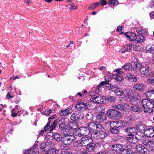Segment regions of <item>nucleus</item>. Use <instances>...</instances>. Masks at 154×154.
I'll use <instances>...</instances> for the list:
<instances>
[{
	"label": "nucleus",
	"instance_id": "f257e3e1",
	"mask_svg": "<svg viewBox=\"0 0 154 154\" xmlns=\"http://www.w3.org/2000/svg\"><path fill=\"white\" fill-rule=\"evenodd\" d=\"M142 104L144 108V111L145 113H151L152 111V109L154 105L150 100L146 99H143Z\"/></svg>",
	"mask_w": 154,
	"mask_h": 154
},
{
	"label": "nucleus",
	"instance_id": "c756f323",
	"mask_svg": "<svg viewBox=\"0 0 154 154\" xmlns=\"http://www.w3.org/2000/svg\"><path fill=\"white\" fill-rule=\"evenodd\" d=\"M68 125L69 128L72 129H75L78 127V125L75 122H70Z\"/></svg>",
	"mask_w": 154,
	"mask_h": 154
},
{
	"label": "nucleus",
	"instance_id": "052dcab7",
	"mask_svg": "<svg viewBox=\"0 0 154 154\" xmlns=\"http://www.w3.org/2000/svg\"><path fill=\"white\" fill-rule=\"evenodd\" d=\"M98 87L95 90V92H93L92 94H91V92L90 93V95H94L96 93H97L99 92L100 91L99 88Z\"/></svg>",
	"mask_w": 154,
	"mask_h": 154
},
{
	"label": "nucleus",
	"instance_id": "69168bd1",
	"mask_svg": "<svg viewBox=\"0 0 154 154\" xmlns=\"http://www.w3.org/2000/svg\"><path fill=\"white\" fill-rule=\"evenodd\" d=\"M106 2L105 0H101L100 1V4L102 5H105L106 4Z\"/></svg>",
	"mask_w": 154,
	"mask_h": 154
},
{
	"label": "nucleus",
	"instance_id": "f03ea898",
	"mask_svg": "<svg viewBox=\"0 0 154 154\" xmlns=\"http://www.w3.org/2000/svg\"><path fill=\"white\" fill-rule=\"evenodd\" d=\"M107 116L112 119H118L121 118L122 114L119 111L115 109H110L107 112Z\"/></svg>",
	"mask_w": 154,
	"mask_h": 154
},
{
	"label": "nucleus",
	"instance_id": "4468645a",
	"mask_svg": "<svg viewBox=\"0 0 154 154\" xmlns=\"http://www.w3.org/2000/svg\"><path fill=\"white\" fill-rule=\"evenodd\" d=\"M76 108L79 111H83L88 108V105L86 103L81 102L76 105Z\"/></svg>",
	"mask_w": 154,
	"mask_h": 154
},
{
	"label": "nucleus",
	"instance_id": "f704fd0d",
	"mask_svg": "<svg viewBox=\"0 0 154 154\" xmlns=\"http://www.w3.org/2000/svg\"><path fill=\"white\" fill-rule=\"evenodd\" d=\"M142 143L144 145L149 146L153 143V141L149 140L148 139H146L143 141Z\"/></svg>",
	"mask_w": 154,
	"mask_h": 154
},
{
	"label": "nucleus",
	"instance_id": "aec40b11",
	"mask_svg": "<svg viewBox=\"0 0 154 154\" xmlns=\"http://www.w3.org/2000/svg\"><path fill=\"white\" fill-rule=\"evenodd\" d=\"M128 137H127V140L130 143H135L137 142L135 136L134 134L128 135Z\"/></svg>",
	"mask_w": 154,
	"mask_h": 154
},
{
	"label": "nucleus",
	"instance_id": "5fc2aeb1",
	"mask_svg": "<svg viewBox=\"0 0 154 154\" xmlns=\"http://www.w3.org/2000/svg\"><path fill=\"white\" fill-rule=\"evenodd\" d=\"M74 139H75L74 140V141L73 142L74 146H77L80 143H81V141L76 140L75 137Z\"/></svg>",
	"mask_w": 154,
	"mask_h": 154
},
{
	"label": "nucleus",
	"instance_id": "b1692460",
	"mask_svg": "<svg viewBox=\"0 0 154 154\" xmlns=\"http://www.w3.org/2000/svg\"><path fill=\"white\" fill-rule=\"evenodd\" d=\"M144 86L143 84L137 83L134 86V88L139 91H143L144 89Z\"/></svg>",
	"mask_w": 154,
	"mask_h": 154
},
{
	"label": "nucleus",
	"instance_id": "de8ad7c7",
	"mask_svg": "<svg viewBox=\"0 0 154 154\" xmlns=\"http://www.w3.org/2000/svg\"><path fill=\"white\" fill-rule=\"evenodd\" d=\"M117 126L118 127H123L125 126L126 124L125 122L121 120H119L117 122Z\"/></svg>",
	"mask_w": 154,
	"mask_h": 154
},
{
	"label": "nucleus",
	"instance_id": "e433bc0d",
	"mask_svg": "<svg viewBox=\"0 0 154 154\" xmlns=\"http://www.w3.org/2000/svg\"><path fill=\"white\" fill-rule=\"evenodd\" d=\"M98 134V137L99 139H102L104 138L106 135V133L103 131H99Z\"/></svg>",
	"mask_w": 154,
	"mask_h": 154
},
{
	"label": "nucleus",
	"instance_id": "338daca9",
	"mask_svg": "<svg viewBox=\"0 0 154 154\" xmlns=\"http://www.w3.org/2000/svg\"><path fill=\"white\" fill-rule=\"evenodd\" d=\"M13 97V96H12L8 92L6 95V98L8 99H9L10 98H12Z\"/></svg>",
	"mask_w": 154,
	"mask_h": 154
},
{
	"label": "nucleus",
	"instance_id": "e2e57ef3",
	"mask_svg": "<svg viewBox=\"0 0 154 154\" xmlns=\"http://www.w3.org/2000/svg\"><path fill=\"white\" fill-rule=\"evenodd\" d=\"M111 77L110 76H106L105 79V81L106 82H109L111 80Z\"/></svg>",
	"mask_w": 154,
	"mask_h": 154
},
{
	"label": "nucleus",
	"instance_id": "a18cd8bd",
	"mask_svg": "<svg viewBox=\"0 0 154 154\" xmlns=\"http://www.w3.org/2000/svg\"><path fill=\"white\" fill-rule=\"evenodd\" d=\"M59 128L61 129V132L63 131L64 129L66 128H67L65 122L61 123L59 126Z\"/></svg>",
	"mask_w": 154,
	"mask_h": 154
},
{
	"label": "nucleus",
	"instance_id": "f8f14e48",
	"mask_svg": "<svg viewBox=\"0 0 154 154\" xmlns=\"http://www.w3.org/2000/svg\"><path fill=\"white\" fill-rule=\"evenodd\" d=\"M144 133L148 137H152L154 136V128L151 126L146 127Z\"/></svg>",
	"mask_w": 154,
	"mask_h": 154
},
{
	"label": "nucleus",
	"instance_id": "c9c22d12",
	"mask_svg": "<svg viewBox=\"0 0 154 154\" xmlns=\"http://www.w3.org/2000/svg\"><path fill=\"white\" fill-rule=\"evenodd\" d=\"M99 5L100 3L99 2L94 3L89 6L88 9L91 10H94Z\"/></svg>",
	"mask_w": 154,
	"mask_h": 154
},
{
	"label": "nucleus",
	"instance_id": "72a5a7b5",
	"mask_svg": "<svg viewBox=\"0 0 154 154\" xmlns=\"http://www.w3.org/2000/svg\"><path fill=\"white\" fill-rule=\"evenodd\" d=\"M137 42L140 43L141 42H143L145 40V38L144 36L142 35H139L138 36H137Z\"/></svg>",
	"mask_w": 154,
	"mask_h": 154
},
{
	"label": "nucleus",
	"instance_id": "79ce46f5",
	"mask_svg": "<svg viewBox=\"0 0 154 154\" xmlns=\"http://www.w3.org/2000/svg\"><path fill=\"white\" fill-rule=\"evenodd\" d=\"M116 99L113 96H109L107 97L106 99V100L110 103L114 102L116 101Z\"/></svg>",
	"mask_w": 154,
	"mask_h": 154
},
{
	"label": "nucleus",
	"instance_id": "7c9ffc66",
	"mask_svg": "<svg viewBox=\"0 0 154 154\" xmlns=\"http://www.w3.org/2000/svg\"><path fill=\"white\" fill-rule=\"evenodd\" d=\"M47 150H48V154H57L59 152L58 149L54 148H51L50 149L48 148L47 149Z\"/></svg>",
	"mask_w": 154,
	"mask_h": 154
},
{
	"label": "nucleus",
	"instance_id": "c03bdc74",
	"mask_svg": "<svg viewBox=\"0 0 154 154\" xmlns=\"http://www.w3.org/2000/svg\"><path fill=\"white\" fill-rule=\"evenodd\" d=\"M146 50L149 52L154 50V45H147L146 48Z\"/></svg>",
	"mask_w": 154,
	"mask_h": 154
},
{
	"label": "nucleus",
	"instance_id": "412c9836",
	"mask_svg": "<svg viewBox=\"0 0 154 154\" xmlns=\"http://www.w3.org/2000/svg\"><path fill=\"white\" fill-rule=\"evenodd\" d=\"M125 78L132 82H136L137 81V79L136 76L130 73H128L125 76Z\"/></svg>",
	"mask_w": 154,
	"mask_h": 154
},
{
	"label": "nucleus",
	"instance_id": "c85d7f7f",
	"mask_svg": "<svg viewBox=\"0 0 154 154\" xmlns=\"http://www.w3.org/2000/svg\"><path fill=\"white\" fill-rule=\"evenodd\" d=\"M30 154H40L38 152V149L36 146H33L31 148Z\"/></svg>",
	"mask_w": 154,
	"mask_h": 154
},
{
	"label": "nucleus",
	"instance_id": "4c0bfd02",
	"mask_svg": "<svg viewBox=\"0 0 154 154\" xmlns=\"http://www.w3.org/2000/svg\"><path fill=\"white\" fill-rule=\"evenodd\" d=\"M151 77L147 80V82L148 83L151 84L154 83V73H151V75H150Z\"/></svg>",
	"mask_w": 154,
	"mask_h": 154
},
{
	"label": "nucleus",
	"instance_id": "a19ab883",
	"mask_svg": "<svg viewBox=\"0 0 154 154\" xmlns=\"http://www.w3.org/2000/svg\"><path fill=\"white\" fill-rule=\"evenodd\" d=\"M131 64L129 63H127L125 64L124 65L122 66V68L125 71H129L131 69Z\"/></svg>",
	"mask_w": 154,
	"mask_h": 154
},
{
	"label": "nucleus",
	"instance_id": "3c124183",
	"mask_svg": "<svg viewBox=\"0 0 154 154\" xmlns=\"http://www.w3.org/2000/svg\"><path fill=\"white\" fill-rule=\"evenodd\" d=\"M61 132L63 133L64 135H69V134L70 133V131L69 129L67 128H66L64 129L63 131H62Z\"/></svg>",
	"mask_w": 154,
	"mask_h": 154
},
{
	"label": "nucleus",
	"instance_id": "9b49d317",
	"mask_svg": "<svg viewBox=\"0 0 154 154\" xmlns=\"http://www.w3.org/2000/svg\"><path fill=\"white\" fill-rule=\"evenodd\" d=\"M105 97L101 95H99L90 99V101L97 103H102L104 101Z\"/></svg>",
	"mask_w": 154,
	"mask_h": 154
},
{
	"label": "nucleus",
	"instance_id": "0e129e2a",
	"mask_svg": "<svg viewBox=\"0 0 154 154\" xmlns=\"http://www.w3.org/2000/svg\"><path fill=\"white\" fill-rule=\"evenodd\" d=\"M149 7L150 8H152L154 6V2L152 0L150 2L149 4Z\"/></svg>",
	"mask_w": 154,
	"mask_h": 154
},
{
	"label": "nucleus",
	"instance_id": "2f4dec72",
	"mask_svg": "<svg viewBox=\"0 0 154 154\" xmlns=\"http://www.w3.org/2000/svg\"><path fill=\"white\" fill-rule=\"evenodd\" d=\"M63 137V136L57 133H55L54 135V139L58 142L60 141L61 142V140H62Z\"/></svg>",
	"mask_w": 154,
	"mask_h": 154
},
{
	"label": "nucleus",
	"instance_id": "cd10ccee",
	"mask_svg": "<svg viewBox=\"0 0 154 154\" xmlns=\"http://www.w3.org/2000/svg\"><path fill=\"white\" fill-rule=\"evenodd\" d=\"M135 136L137 141L138 140H142L144 139L145 137L144 134L140 131L137 132Z\"/></svg>",
	"mask_w": 154,
	"mask_h": 154
},
{
	"label": "nucleus",
	"instance_id": "ddd939ff",
	"mask_svg": "<svg viewBox=\"0 0 154 154\" xmlns=\"http://www.w3.org/2000/svg\"><path fill=\"white\" fill-rule=\"evenodd\" d=\"M140 71L141 74L145 75H151V68L149 67L144 66L141 67Z\"/></svg>",
	"mask_w": 154,
	"mask_h": 154
},
{
	"label": "nucleus",
	"instance_id": "13d9d810",
	"mask_svg": "<svg viewBox=\"0 0 154 154\" xmlns=\"http://www.w3.org/2000/svg\"><path fill=\"white\" fill-rule=\"evenodd\" d=\"M51 110H46L42 112V114L46 116L48 115L51 113Z\"/></svg>",
	"mask_w": 154,
	"mask_h": 154
},
{
	"label": "nucleus",
	"instance_id": "4d7b16f0",
	"mask_svg": "<svg viewBox=\"0 0 154 154\" xmlns=\"http://www.w3.org/2000/svg\"><path fill=\"white\" fill-rule=\"evenodd\" d=\"M109 3L111 5H116L118 4V2L117 0H111L109 2Z\"/></svg>",
	"mask_w": 154,
	"mask_h": 154
},
{
	"label": "nucleus",
	"instance_id": "20e7f679",
	"mask_svg": "<svg viewBox=\"0 0 154 154\" xmlns=\"http://www.w3.org/2000/svg\"><path fill=\"white\" fill-rule=\"evenodd\" d=\"M89 130L88 128L85 127H81L78 129L74 133V134L76 136L81 137L82 136H85L88 135L89 133Z\"/></svg>",
	"mask_w": 154,
	"mask_h": 154
},
{
	"label": "nucleus",
	"instance_id": "864d4df0",
	"mask_svg": "<svg viewBox=\"0 0 154 154\" xmlns=\"http://www.w3.org/2000/svg\"><path fill=\"white\" fill-rule=\"evenodd\" d=\"M101 109V107L100 106H96L94 109V110L96 112H97L98 113L99 112V113L102 112Z\"/></svg>",
	"mask_w": 154,
	"mask_h": 154
},
{
	"label": "nucleus",
	"instance_id": "774afa93",
	"mask_svg": "<svg viewBox=\"0 0 154 154\" xmlns=\"http://www.w3.org/2000/svg\"><path fill=\"white\" fill-rule=\"evenodd\" d=\"M24 2L26 3L28 6H30L32 4V2L30 0H24Z\"/></svg>",
	"mask_w": 154,
	"mask_h": 154
},
{
	"label": "nucleus",
	"instance_id": "473e14b6",
	"mask_svg": "<svg viewBox=\"0 0 154 154\" xmlns=\"http://www.w3.org/2000/svg\"><path fill=\"white\" fill-rule=\"evenodd\" d=\"M146 96L150 99H151V97L154 95V90H149L145 93Z\"/></svg>",
	"mask_w": 154,
	"mask_h": 154
},
{
	"label": "nucleus",
	"instance_id": "37998d69",
	"mask_svg": "<svg viewBox=\"0 0 154 154\" xmlns=\"http://www.w3.org/2000/svg\"><path fill=\"white\" fill-rule=\"evenodd\" d=\"M135 148L137 150L138 152H141L145 148L144 146L141 144H138L136 145Z\"/></svg>",
	"mask_w": 154,
	"mask_h": 154
},
{
	"label": "nucleus",
	"instance_id": "4be33fe9",
	"mask_svg": "<svg viewBox=\"0 0 154 154\" xmlns=\"http://www.w3.org/2000/svg\"><path fill=\"white\" fill-rule=\"evenodd\" d=\"M72 112V110L71 109L68 108L66 109L61 110L60 112V113L61 116H65L69 115Z\"/></svg>",
	"mask_w": 154,
	"mask_h": 154
},
{
	"label": "nucleus",
	"instance_id": "a878e982",
	"mask_svg": "<svg viewBox=\"0 0 154 154\" xmlns=\"http://www.w3.org/2000/svg\"><path fill=\"white\" fill-rule=\"evenodd\" d=\"M126 132L127 133H129L128 135L132 134L133 133H134L136 132V129L135 128L133 127H128L125 130Z\"/></svg>",
	"mask_w": 154,
	"mask_h": 154
},
{
	"label": "nucleus",
	"instance_id": "a211bd4d",
	"mask_svg": "<svg viewBox=\"0 0 154 154\" xmlns=\"http://www.w3.org/2000/svg\"><path fill=\"white\" fill-rule=\"evenodd\" d=\"M132 46V44L129 43L126 45H125L119 51V52L122 53H125L126 52L129 51L131 48V47Z\"/></svg>",
	"mask_w": 154,
	"mask_h": 154
},
{
	"label": "nucleus",
	"instance_id": "6e6552de",
	"mask_svg": "<svg viewBox=\"0 0 154 154\" xmlns=\"http://www.w3.org/2000/svg\"><path fill=\"white\" fill-rule=\"evenodd\" d=\"M95 118L96 119H95L94 121L97 122L101 123L104 120L106 119V117L105 113L103 112H101L100 113L98 114Z\"/></svg>",
	"mask_w": 154,
	"mask_h": 154
},
{
	"label": "nucleus",
	"instance_id": "423d86ee",
	"mask_svg": "<svg viewBox=\"0 0 154 154\" xmlns=\"http://www.w3.org/2000/svg\"><path fill=\"white\" fill-rule=\"evenodd\" d=\"M75 137L71 135H63L61 140V142L66 145H70L72 140H74Z\"/></svg>",
	"mask_w": 154,
	"mask_h": 154
},
{
	"label": "nucleus",
	"instance_id": "1a4fd4ad",
	"mask_svg": "<svg viewBox=\"0 0 154 154\" xmlns=\"http://www.w3.org/2000/svg\"><path fill=\"white\" fill-rule=\"evenodd\" d=\"M135 91L129 90L127 91L126 94V97L130 99L131 102L138 101V99L134 97Z\"/></svg>",
	"mask_w": 154,
	"mask_h": 154
},
{
	"label": "nucleus",
	"instance_id": "0eeeda50",
	"mask_svg": "<svg viewBox=\"0 0 154 154\" xmlns=\"http://www.w3.org/2000/svg\"><path fill=\"white\" fill-rule=\"evenodd\" d=\"M89 130L99 131L103 129V127L101 125L97 124L94 122H90L89 124Z\"/></svg>",
	"mask_w": 154,
	"mask_h": 154
},
{
	"label": "nucleus",
	"instance_id": "09e8293b",
	"mask_svg": "<svg viewBox=\"0 0 154 154\" xmlns=\"http://www.w3.org/2000/svg\"><path fill=\"white\" fill-rule=\"evenodd\" d=\"M122 109V110L126 111L130 109H131V106H130L128 104H126L125 103H123Z\"/></svg>",
	"mask_w": 154,
	"mask_h": 154
},
{
	"label": "nucleus",
	"instance_id": "49530a36",
	"mask_svg": "<svg viewBox=\"0 0 154 154\" xmlns=\"http://www.w3.org/2000/svg\"><path fill=\"white\" fill-rule=\"evenodd\" d=\"M57 122L58 121L57 120H55L54 121L53 123L50 126L51 129L50 130V131H52L55 128Z\"/></svg>",
	"mask_w": 154,
	"mask_h": 154
},
{
	"label": "nucleus",
	"instance_id": "ea45409f",
	"mask_svg": "<svg viewBox=\"0 0 154 154\" xmlns=\"http://www.w3.org/2000/svg\"><path fill=\"white\" fill-rule=\"evenodd\" d=\"M111 132L114 134H116L119 132V130L117 127H114L113 126L110 129Z\"/></svg>",
	"mask_w": 154,
	"mask_h": 154
},
{
	"label": "nucleus",
	"instance_id": "603ef678",
	"mask_svg": "<svg viewBox=\"0 0 154 154\" xmlns=\"http://www.w3.org/2000/svg\"><path fill=\"white\" fill-rule=\"evenodd\" d=\"M123 106V104H119L118 105H114L112 106L113 108L115 109H122V108Z\"/></svg>",
	"mask_w": 154,
	"mask_h": 154
},
{
	"label": "nucleus",
	"instance_id": "58836bf2",
	"mask_svg": "<svg viewBox=\"0 0 154 154\" xmlns=\"http://www.w3.org/2000/svg\"><path fill=\"white\" fill-rule=\"evenodd\" d=\"M92 138L94 139H99L98 132L96 131L92 132L91 134Z\"/></svg>",
	"mask_w": 154,
	"mask_h": 154
},
{
	"label": "nucleus",
	"instance_id": "6ab92c4d",
	"mask_svg": "<svg viewBox=\"0 0 154 154\" xmlns=\"http://www.w3.org/2000/svg\"><path fill=\"white\" fill-rule=\"evenodd\" d=\"M113 150L117 152L124 151L125 149L123 148V146L121 144L115 145L112 146Z\"/></svg>",
	"mask_w": 154,
	"mask_h": 154
},
{
	"label": "nucleus",
	"instance_id": "5701e85b",
	"mask_svg": "<svg viewBox=\"0 0 154 154\" xmlns=\"http://www.w3.org/2000/svg\"><path fill=\"white\" fill-rule=\"evenodd\" d=\"M131 109L134 112H142L143 109L141 106L137 105L131 106Z\"/></svg>",
	"mask_w": 154,
	"mask_h": 154
},
{
	"label": "nucleus",
	"instance_id": "f3484780",
	"mask_svg": "<svg viewBox=\"0 0 154 154\" xmlns=\"http://www.w3.org/2000/svg\"><path fill=\"white\" fill-rule=\"evenodd\" d=\"M131 67L134 70L138 72L140 71L142 65L138 63L133 62L131 63Z\"/></svg>",
	"mask_w": 154,
	"mask_h": 154
},
{
	"label": "nucleus",
	"instance_id": "680f3d73",
	"mask_svg": "<svg viewBox=\"0 0 154 154\" xmlns=\"http://www.w3.org/2000/svg\"><path fill=\"white\" fill-rule=\"evenodd\" d=\"M49 128L51 129L50 126L49 125V124H47L44 127V130L43 131H45V132Z\"/></svg>",
	"mask_w": 154,
	"mask_h": 154
},
{
	"label": "nucleus",
	"instance_id": "393cba45",
	"mask_svg": "<svg viewBox=\"0 0 154 154\" xmlns=\"http://www.w3.org/2000/svg\"><path fill=\"white\" fill-rule=\"evenodd\" d=\"M95 144L92 143L87 145L86 147V149L89 152H93L95 150Z\"/></svg>",
	"mask_w": 154,
	"mask_h": 154
},
{
	"label": "nucleus",
	"instance_id": "6e6d98bb",
	"mask_svg": "<svg viewBox=\"0 0 154 154\" xmlns=\"http://www.w3.org/2000/svg\"><path fill=\"white\" fill-rule=\"evenodd\" d=\"M115 92L116 94L118 96H121L123 93L122 91H120L119 90L117 89L115 91Z\"/></svg>",
	"mask_w": 154,
	"mask_h": 154
},
{
	"label": "nucleus",
	"instance_id": "dca6fc26",
	"mask_svg": "<svg viewBox=\"0 0 154 154\" xmlns=\"http://www.w3.org/2000/svg\"><path fill=\"white\" fill-rule=\"evenodd\" d=\"M92 139L90 137H82L81 140V144L83 146H85L87 144H88V143L91 142Z\"/></svg>",
	"mask_w": 154,
	"mask_h": 154
},
{
	"label": "nucleus",
	"instance_id": "39448f33",
	"mask_svg": "<svg viewBox=\"0 0 154 154\" xmlns=\"http://www.w3.org/2000/svg\"><path fill=\"white\" fill-rule=\"evenodd\" d=\"M114 72L115 73L112 75V77L113 79L119 81L124 80V78L122 76L119 75L122 74L123 73V70L122 69L118 68L115 69L114 70Z\"/></svg>",
	"mask_w": 154,
	"mask_h": 154
},
{
	"label": "nucleus",
	"instance_id": "7ed1b4c3",
	"mask_svg": "<svg viewBox=\"0 0 154 154\" xmlns=\"http://www.w3.org/2000/svg\"><path fill=\"white\" fill-rule=\"evenodd\" d=\"M54 145V143L51 140L42 143L40 145V149L42 152L41 154H48L47 149L53 147Z\"/></svg>",
	"mask_w": 154,
	"mask_h": 154
},
{
	"label": "nucleus",
	"instance_id": "bb28decb",
	"mask_svg": "<svg viewBox=\"0 0 154 154\" xmlns=\"http://www.w3.org/2000/svg\"><path fill=\"white\" fill-rule=\"evenodd\" d=\"M141 47L139 43L135 42L133 45V49L134 51H139L141 50Z\"/></svg>",
	"mask_w": 154,
	"mask_h": 154
},
{
	"label": "nucleus",
	"instance_id": "2eb2a0df",
	"mask_svg": "<svg viewBox=\"0 0 154 154\" xmlns=\"http://www.w3.org/2000/svg\"><path fill=\"white\" fill-rule=\"evenodd\" d=\"M125 36L128 38L130 41H134L137 38V36L132 32H126L125 34Z\"/></svg>",
	"mask_w": 154,
	"mask_h": 154
},
{
	"label": "nucleus",
	"instance_id": "8fccbe9b",
	"mask_svg": "<svg viewBox=\"0 0 154 154\" xmlns=\"http://www.w3.org/2000/svg\"><path fill=\"white\" fill-rule=\"evenodd\" d=\"M115 123L113 121L107 122L105 123V125L107 127L111 128L113 126V125Z\"/></svg>",
	"mask_w": 154,
	"mask_h": 154
},
{
	"label": "nucleus",
	"instance_id": "bf43d9fd",
	"mask_svg": "<svg viewBox=\"0 0 154 154\" xmlns=\"http://www.w3.org/2000/svg\"><path fill=\"white\" fill-rule=\"evenodd\" d=\"M139 129L141 131H144L145 130L146 128L144 125H140L139 127Z\"/></svg>",
	"mask_w": 154,
	"mask_h": 154
},
{
	"label": "nucleus",
	"instance_id": "9d476101",
	"mask_svg": "<svg viewBox=\"0 0 154 154\" xmlns=\"http://www.w3.org/2000/svg\"><path fill=\"white\" fill-rule=\"evenodd\" d=\"M84 118L83 115L78 111L74 112L70 117L71 120L74 121H78L79 119H82Z\"/></svg>",
	"mask_w": 154,
	"mask_h": 154
}]
</instances>
